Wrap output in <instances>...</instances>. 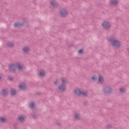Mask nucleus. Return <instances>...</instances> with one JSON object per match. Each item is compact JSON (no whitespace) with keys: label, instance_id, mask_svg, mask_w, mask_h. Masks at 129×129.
<instances>
[{"label":"nucleus","instance_id":"1","mask_svg":"<svg viewBox=\"0 0 129 129\" xmlns=\"http://www.w3.org/2000/svg\"><path fill=\"white\" fill-rule=\"evenodd\" d=\"M109 42L111 43V44H112L113 46L115 47V48H118L119 46H120V43L119 42L113 37H111L109 39Z\"/></svg>","mask_w":129,"mask_h":129},{"label":"nucleus","instance_id":"2","mask_svg":"<svg viewBox=\"0 0 129 129\" xmlns=\"http://www.w3.org/2000/svg\"><path fill=\"white\" fill-rule=\"evenodd\" d=\"M61 82L62 84L59 87V89L60 91H65L66 90V86H65V84L68 82V81L66 78H62L61 79Z\"/></svg>","mask_w":129,"mask_h":129},{"label":"nucleus","instance_id":"3","mask_svg":"<svg viewBox=\"0 0 129 129\" xmlns=\"http://www.w3.org/2000/svg\"><path fill=\"white\" fill-rule=\"evenodd\" d=\"M74 93L77 95H83L84 96H86L87 94H88V93H87V91H83L80 89H77L74 90Z\"/></svg>","mask_w":129,"mask_h":129},{"label":"nucleus","instance_id":"4","mask_svg":"<svg viewBox=\"0 0 129 129\" xmlns=\"http://www.w3.org/2000/svg\"><path fill=\"white\" fill-rule=\"evenodd\" d=\"M102 26L105 30L109 29V28H110V23H109V22L108 21H104L102 24Z\"/></svg>","mask_w":129,"mask_h":129},{"label":"nucleus","instance_id":"5","mask_svg":"<svg viewBox=\"0 0 129 129\" xmlns=\"http://www.w3.org/2000/svg\"><path fill=\"white\" fill-rule=\"evenodd\" d=\"M16 66H17L16 63H11L9 64L8 67L10 71H14L16 69Z\"/></svg>","mask_w":129,"mask_h":129},{"label":"nucleus","instance_id":"6","mask_svg":"<svg viewBox=\"0 0 129 129\" xmlns=\"http://www.w3.org/2000/svg\"><path fill=\"white\" fill-rule=\"evenodd\" d=\"M67 15H68V13L66 10H62L60 11V15L61 17H65L67 16Z\"/></svg>","mask_w":129,"mask_h":129},{"label":"nucleus","instance_id":"7","mask_svg":"<svg viewBox=\"0 0 129 129\" xmlns=\"http://www.w3.org/2000/svg\"><path fill=\"white\" fill-rule=\"evenodd\" d=\"M103 91L104 92H105L106 93H110V92L112 91V89L108 87H106L104 89Z\"/></svg>","mask_w":129,"mask_h":129},{"label":"nucleus","instance_id":"8","mask_svg":"<svg viewBox=\"0 0 129 129\" xmlns=\"http://www.w3.org/2000/svg\"><path fill=\"white\" fill-rule=\"evenodd\" d=\"M117 4H118V2L116 0L110 1V5L111 6H115V5H117Z\"/></svg>","mask_w":129,"mask_h":129},{"label":"nucleus","instance_id":"9","mask_svg":"<svg viewBox=\"0 0 129 129\" xmlns=\"http://www.w3.org/2000/svg\"><path fill=\"white\" fill-rule=\"evenodd\" d=\"M23 51L24 53H28L30 51V48L28 46H24L23 48Z\"/></svg>","mask_w":129,"mask_h":129},{"label":"nucleus","instance_id":"10","mask_svg":"<svg viewBox=\"0 0 129 129\" xmlns=\"http://www.w3.org/2000/svg\"><path fill=\"white\" fill-rule=\"evenodd\" d=\"M20 121H25L26 120V117L25 116H20L19 118Z\"/></svg>","mask_w":129,"mask_h":129},{"label":"nucleus","instance_id":"11","mask_svg":"<svg viewBox=\"0 0 129 129\" xmlns=\"http://www.w3.org/2000/svg\"><path fill=\"white\" fill-rule=\"evenodd\" d=\"M98 81L99 82H100V83H102V82L104 81V79H103V77L100 76L99 77Z\"/></svg>","mask_w":129,"mask_h":129},{"label":"nucleus","instance_id":"12","mask_svg":"<svg viewBox=\"0 0 129 129\" xmlns=\"http://www.w3.org/2000/svg\"><path fill=\"white\" fill-rule=\"evenodd\" d=\"M24 68V67L22 64L18 63L17 64V69H19V70H22Z\"/></svg>","mask_w":129,"mask_h":129},{"label":"nucleus","instance_id":"13","mask_svg":"<svg viewBox=\"0 0 129 129\" xmlns=\"http://www.w3.org/2000/svg\"><path fill=\"white\" fill-rule=\"evenodd\" d=\"M19 88H20V89H22V90L24 89H26V85L25 84H21L19 86Z\"/></svg>","mask_w":129,"mask_h":129},{"label":"nucleus","instance_id":"14","mask_svg":"<svg viewBox=\"0 0 129 129\" xmlns=\"http://www.w3.org/2000/svg\"><path fill=\"white\" fill-rule=\"evenodd\" d=\"M13 46H14V44H13V43L12 42H8L7 44V47H8V48H11Z\"/></svg>","mask_w":129,"mask_h":129},{"label":"nucleus","instance_id":"15","mask_svg":"<svg viewBox=\"0 0 129 129\" xmlns=\"http://www.w3.org/2000/svg\"><path fill=\"white\" fill-rule=\"evenodd\" d=\"M11 95H12V96H14V95H16V89H13L11 90Z\"/></svg>","mask_w":129,"mask_h":129},{"label":"nucleus","instance_id":"16","mask_svg":"<svg viewBox=\"0 0 129 129\" xmlns=\"http://www.w3.org/2000/svg\"><path fill=\"white\" fill-rule=\"evenodd\" d=\"M2 94L4 96L7 95V94H8V91H7V90L3 89L2 90Z\"/></svg>","mask_w":129,"mask_h":129},{"label":"nucleus","instance_id":"17","mask_svg":"<svg viewBox=\"0 0 129 129\" xmlns=\"http://www.w3.org/2000/svg\"><path fill=\"white\" fill-rule=\"evenodd\" d=\"M39 74L41 77H43L44 75H45V72L44 71H40Z\"/></svg>","mask_w":129,"mask_h":129},{"label":"nucleus","instance_id":"18","mask_svg":"<svg viewBox=\"0 0 129 129\" xmlns=\"http://www.w3.org/2000/svg\"><path fill=\"white\" fill-rule=\"evenodd\" d=\"M75 117L76 119H79L80 118V115H79V114H76L75 115Z\"/></svg>","mask_w":129,"mask_h":129},{"label":"nucleus","instance_id":"19","mask_svg":"<svg viewBox=\"0 0 129 129\" xmlns=\"http://www.w3.org/2000/svg\"><path fill=\"white\" fill-rule=\"evenodd\" d=\"M0 121L1 122H5V121H6V118L4 117H1Z\"/></svg>","mask_w":129,"mask_h":129},{"label":"nucleus","instance_id":"20","mask_svg":"<svg viewBox=\"0 0 129 129\" xmlns=\"http://www.w3.org/2000/svg\"><path fill=\"white\" fill-rule=\"evenodd\" d=\"M92 79L94 81H95V80H97V77H96V76H93L92 78Z\"/></svg>","mask_w":129,"mask_h":129},{"label":"nucleus","instance_id":"21","mask_svg":"<svg viewBox=\"0 0 129 129\" xmlns=\"http://www.w3.org/2000/svg\"><path fill=\"white\" fill-rule=\"evenodd\" d=\"M34 107H35V104L33 102L31 103L30 104L31 108H34Z\"/></svg>","mask_w":129,"mask_h":129},{"label":"nucleus","instance_id":"22","mask_svg":"<svg viewBox=\"0 0 129 129\" xmlns=\"http://www.w3.org/2000/svg\"><path fill=\"white\" fill-rule=\"evenodd\" d=\"M120 92H124L125 91V89L123 88H121L120 89Z\"/></svg>","mask_w":129,"mask_h":129},{"label":"nucleus","instance_id":"23","mask_svg":"<svg viewBox=\"0 0 129 129\" xmlns=\"http://www.w3.org/2000/svg\"><path fill=\"white\" fill-rule=\"evenodd\" d=\"M51 4L52 6H56V2L55 1H52Z\"/></svg>","mask_w":129,"mask_h":129},{"label":"nucleus","instance_id":"24","mask_svg":"<svg viewBox=\"0 0 129 129\" xmlns=\"http://www.w3.org/2000/svg\"><path fill=\"white\" fill-rule=\"evenodd\" d=\"M83 49H80V50H79V54H83Z\"/></svg>","mask_w":129,"mask_h":129},{"label":"nucleus","instance_id":"25","mask_svg":"<svg viewBox=\"0 0 129 129\" xmlns=\"http://www.w3.org/2000/svg\"><path fill=\"white\" fill-rule=\"evenodd\" d=\"M14 28H16L17 27V23H15L14 25Z\"/></svg>","mask_w":129,"mask_h":129},{"label":"nucleus","instance_id":"26","mask_svg":"<svg viewBox=\"0 0 129 129\" xmlns=\"http://www.w3.org/2000/svg\"><path fill=\"white\" fill-rule=\"evenodd\" d=\"M57 83H58V81H56L54 83V84H57Z\"/></svg>","mask_w":129,"mask_h":129},{"label":"nucleus","instance_id":"27","mask_svg":"<svg viewBox=\"0 0 129 129\" xmlns=\"http://www.w3.org/2000/svg\"><path fill=\"white\" fill-rule=\"evenodd\" d=\"M17 27H19V24H17Z\"/></svg>","mask_w":129,"mask_h":129},{"label":"nucleus","instance_id":"28","mask_svg":"<svg viewBox=\"0 0 129 129\" xmlns=\"http://www.w3.org/2000/svg\"><path fill=\"white\" fill-rule=\"evenodd\" d=\"M128 51H129V48L128 49Z\"/></svg>","mask_w":129,"mask_h":129},{"label":"nucleus","instance_id":"29","mask_svg":"<svg viewBox=\"0 0 129 129\" xmlns=\"http://www.w3.org/2000/svg\"><path fill=\"white\" fill-rule=\"evenodd\" d=\"M0 79H1V77H0Z\"/></svg>","mask_w":129,"mask_h":129}]
</instances>
